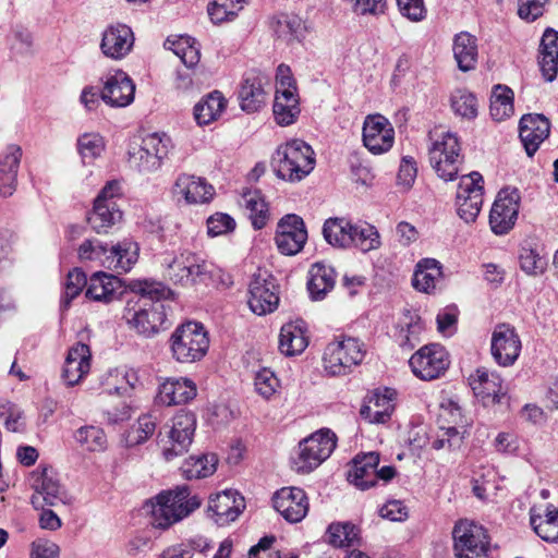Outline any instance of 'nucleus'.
<instances>
[{
  "mask_svg": "<svg viewBox=\"0 0 558 558\" xmlns=\"http://www.w3.org/2000/svg\"><path fill=\"white\" fill-rule=\"evenodd\" d=\"M128 288L133 295L126 300L123 319L130 329L144 338H153L170 327L169 306L162 302L173 299L170 288L153 279L131 280Z\"/></svg>",
  "mask_w": 558,
  "mask_h": 558,
  "instance_id": "1",
  "label": "nucleus"
},
{
  "mask_svg": "<svg viewBox=\"0 0 558 558\" xmlns=\"http://www.w3.org/2000/svg\"><path fill=\"white\" fill-rule=\"evenodd\" d=\"M155 500L151 506L150 523L160 530H167L189 517L202 504L198 496L191 494L187 485L163 490L156 496Z\"/></svg>",
  "mask_w": 558,
  "mask_h": 558,
  "instance_id": "2",
  "label": "nucleus"
},
{
  "mask_svg": "<svg viewBox=\"0 0 558 558\" xmlns=\"http://www.w3.org/2000/svg\"><path fill=\"white\" fill-rule=\"evenodd\" d=\"M314 166V150L302 140H292L280 145L271 158L276 175L289 182L301 181L311 173Z\"/></svg>",
  "mask_w": 558,
  "mask_h": 558,
  "instance_id": "3",
  "label": "nucleus"
},
{
  "mask_svg": "<svg viewBox=\"0 0 558 558\" xmlns=\"http://www.w3.org/2000/svg\"><path fill=\"white\" fill-rule=\"evenodd\" d=\"M208 348V333L203 324L197 322L179 325L170 337L172 356L180 363H194L202 360Z\"/></svg>",
  "mask_w": 558,
  "mask_h": 558,
  "instance_id": "4",
  "label": "nucleus"
},
{
  "mask_svg": "<svg viewBox=\"0 0 558 558\" xmlns=\"http://www.w3.org/2000/svg\"><path fill=\"white\" fill-rule=\"evenodd\" d=\"M365 354V344L360 339L340 336L325 348L323 356L325 371L332 376L347 375L363 362Z\"/></svg>",
  "mask_w": 558,
  "mask_h": 558,
  "instance_id": "5",
  "label": "nucleus"
},
{
  "mask_svg": "<svg viewBox=\"0 0 558 558\" xmlns=\"http://www.w3.org/2000/svg\"><path fill=\"white\" fill-rule=\"evenodd\" d=\"M196 429V416L192 412H179L172 418L171 427L162 434L159 432L158 444L166 461L187 452Z\"/></svg>",
  "mask_w": 558,
  "mask_h": 558,
  "instance_id": "6",
  "label": "nucleus"
},
{
  "mask_svg": "<svg viewBox=\"0 0 558 558\" xmlns=\"http://www.w3.org/2000/svg\"><path fill=\"white\" fill-rule=\"evenodd\" d=\"M463 157L457 134L447 132L429 148V162L444 181H453L459 173Z\"/></svg>",
  "mask_w": 558,
  "mask_h": 558,
  "instance_id": "7",
  "label": "nucleus"
},
{
  "mask_svg": "<svg viewBox=\"0 0 558 558\" xmlns=\"http://www.w3.org/2000/svg\"><path fill=\"white\" fill-rule=\"evenodd\" d=\"M336 448V435L330 429H320L302 440L293 463L298 472L310 473L325 461Z\"/></svg>",
  "mask_w": 558,
  "mask_h": 558,
  "instance_id": "8",
  "label": "nucleus"
},
{
  "mask_svg": "<svg viewBox=\"0 0 558 558\" xmlns=\"http://www.w3.org/2000/svg\"><path fill=\"white\" fill-rule=\"evenodd\" d=\"M457 558H486L488 535L486 530L469 520H460L452 531Z\"/></svg>",
  "mask_w": 558,
  "mask_h": 558,
  "instance_id": "9",
  "label": "nucleus"
},
{
  "mask_svg": "<svg viewBox=\"0 0 558 558\" xmlns=\"http://www.w3.org/2000/svg\"><path fill=\"white\" fill-rule=\"evenodd\" d=\"M483 184V175L477 171H472L460 178L456 206L458 216L466 223L474 222L482 209L484 195Z\"/></svg>",
  "mask_w": 558,
  "mask_h": 558,
  "instance_id": "10",
  "label": "nucleus"
},
{
  "mask_svg": "<svg viewBox=\"0 0 558 558\" xmlns=\"http://www.w3.org/2000/svg\"><path fill=\"white\" fill-rule=\"evenodd\" d=\"M29 482L35 490L31 501L36 509L44 508V506L56 507L60 504L70 505L72 502V497L48 468L33 471Z\"/></svg>",
  "mask_w": 558,
  "mask_h": 558,
  "instance_id": "11",
  "label": "nucleus"
},
{
  "mask_svg": "<svg viewBox=\"0 0 558 558\" xmlns=\"http://www.w3.org/2000/svg\"><path fill=\"white\" fill-rule=\"evenodd\" d=\"M279 301L277 279L266 270L254 274L248 284L250 310L256 315H266L277 310Z\"/></svg>",
  "mask_w": 558,
  "mask_h": 558,
  "instance_id": "12",
  "label": "nucleus"
},
{
  "mask_svg": "<svg viewBox=\"0 0 558 558\" xmlns=\"http://www.w3.org/2000/svg\"><path fill=\"white\" fill-rule=\"evenodd\" d=\"M171 148V140L168 135L151 133L142 140L140 147L130 151V162L140 172H154L161 167Z\"/></svg>",
  "mask_w": 558,
  "mask_h": 558,
  "instance_id": "13",
  "label": "nucleus"
},
{
  "mask_svg": "<svg viewBox=\"0 0 558 558\" xmlns=\"http://www.w3.org/2000/svg\"><path fill=\"white\" fill-rule=\"evenodd\" d=\"M413 374L423 380H433L442 375L450 361L445 348L438 343L423 345L409 360Z\"/></svg>",
  "mask_w": 558,
  "mask_h": 558,
  "instance_id": "14",
  "label": "nucleus"
},
{
  "mask_svg": "<svg viewBox=\"0 0 558 558\" xmlns=\"http://www.w3.org/2000/svg\"><path fill=\"white\" fill-rule=\"evenodd\" d=\"M520 194L517 189L499 191L489 214V225L495 234H506L514 226L519 214Z\"/></svg>",
  "mask_w": 558,
  "mask_h": 558,
  "instance_id": "15",
  "label": "nucleus"
},
{
  "mask_svg": "<svg viewBox=\"0 0 558 558\" xmlns=\"http://www.w3.org/2000/svg\"><path fill=\"white\" fill-rule=\"evenodd\" d=\"M306 240V227L300 216L288 214L279 220L275 243L281 254L288 256L298 254L304 247Z\"/></svg>",
  "mask_w": 558,
  "mask_h": 558,
  "instance_id": "16",
  "label": "nucleus"
},
{
  "mask_svg": "<svg viewBox=\"0 0 558 558\" xmlns=\"http://www.w3.org/2000/svg\"><path fill=\"white\" fill-rule=\"evenodd\" d=\"M101 100L113 108H124L134 101L135 84L122 70L109 72L102 78Z\"/></svg>",
  "mask_w": 558,
  "mask_h": 558,
  "instance_id": "17",
  "label": "nucleus"
},
{
  "mask_svg": "<svg viewBox=\"0 0 558 558\" xmlns=\"http://www.w3.org/2000/svg\"><path fill=\"white\" fill-rule=\"evenodd\" d=\"M521 340L514 327L499 324L492 333L490 351L495 362L504 367L511 366L521 352Z\"/></svg>",
  "mask_w": 558,
  "mask_h": 558,
  "instance_id": "18",
  "label": "nucleus"
},
{
  "mask_svg": "<svg viewBox=\"0 0 558 558\" xmlns=\"http://www.w3.org/2000/svg\"><path fill=\"white\" fill-rule=\"evenodd\" d=\"M395 143V130L381 114L367 116L363 124V144L374 155L388 151Z\"/></svg>",
  "mask_w": 558,
  "mask_h": 558,
  "instance_id": "19",
  "label": "nucleus"
},
{
  "mask_svg": "<svg viewBox=\"0 0 558 558\" xmlns=\"http://www.w3.org/2000/svg\"><path fill=\"white\" fill-rule=\"evenodd\" d=\"M272 504L284 520L290 523L301 522L308 512V498L300 487H282L272 497Z\"/></svg>",
  "mask_w": 558,
  "mask_h": 558,
  "instance_id": "20",
  "label": "nucleus"
},
{
  "mask_svg": "<svg viewBox=\"0 0 558 558\" xmlns=\"http://www.w3.org/2000/svg\"><path fill=\"white\" fill-rule=\"evenodd\" d=\"M134 35L130 26L122 23L109 25L102 33L101 52L110 59L121 60L132 50Z\"/></svg>",
  "mask_w": 558,
  "mask_h": 558,
  "instance_id": "21",
  "label": "nucleus"
},
{
  "mask_svg": "<svg viewBox=\"0 0 558 558\" xmlns=\"http://www.w3.org/2000/svg\"><path fill=\"white\" fill-rule=\"evenodd\" d=\"M244 508V498L235 490L227 489L211 496L208 501V515L218 525L234 521Z\"/></svg>",
  "mask_w": 558,
  "mask_h": 558,
  "instance_id": "22",
  "label": "nucleus"
},
{
  "mask_svg": "<svg viewBox=\"0 0 558 558\" xmlns=\"http://www.w3.org/2000/svg\"><path fill=\"white\" fill-rule=\"evenodd\" d=\"M550 132L549 120L539 113L524 114L519 123V136L526 150L532 157L539 145L546 140Z\"/></svg>",
  "mask_w": 558,
  "mask_h": 558,
  "instance_id": "23",
  "label": "nucleus"
},
{
  "mask_svg": "<svg viewBox=\"0 0 558 558\" xmlns=\"http://www.w3.org/2000/svg\"><path fill=\"white\" fill-rule=\"evenodd\" d=\"M121 279L114 275L104 271L94 272L88 281L86 298L96 302L109 304L116 300H120L126 292Z\"/></svg>",
  "mask_w": 558,
  "mask_h": 558,
  "instance_id": "24",
  "label": "nucleus"
},
{
  "mask_svg": "<svg viewBox=\"0 0 558 558\" xmlns=\"http://www.w3.org/2000/svg\"><path fill=\"white\" fill-rule=\"evenodd\" d=\"M92 353L87 344L77 342L68 351L62 368V379L74 386L89 372Z\"/></svg>",
  "mask_w": 558,
  "mask_h": 558,
  "instance_id": "25",
  "label": "nucleus"
},
{
  "mask_svg": "<svg viewBox=\"0 0 558 558\" xmlns=\"http://www.w3.org/2000/svg\"><path fill=\"white\" fill-rule=\"evenodd\" d=\"M21 158L22 148L15 144L0 154V196L10 197L16 191Z\"/></svg>",
  "mask_w": 558,
  "mask_h": 558,
  "instance_id": "26",
  "label": "nucleus"
},
{
  "mask_svg": "<svg viewBox=\"0 0 558 558\" xmlns=\"http://www.w3.org/2000/svg\"><path fill=\"white\" fill-rule=\"evenodd\" d=\"M173 194L182 196L189 204H203L213 198L214 189L205 179L181 173L173 184Z\"/></svg>",
  "mask_w": 558,
  "mask_h": 558,
  "instance_id": "27",
  "label": "nucleus"
},
{
  "mask_svg": "<svg viewBox=\"0 0 558 558\" xmlns=\"http://www.w3.org/2000/svg\"><path fill=\"white\" fill-rule=\"evenodd\" d=\"M379 464V454L368 452L356 456L352 468L348 472V480L357 488L366 490L376 485V468Z\"/></svg>",
  "mask_w": 558,
  "mask_h": 558,
  "instance_id": "28",
  "label": "nucleus"
},
{
  "mask_svg": "<svg viewBox=\"0 0 558 558\" xmlns=\"http://www.w3.org/2000/svg\"><path fill=\"white\" fill-rule=\"evenodd\" d=\"M307 290L313 301H322L335 288L337 274L331 265L316 262L308 271Z\"/></svg>",
  "mask_w": 558,
  "mask_h": 558,
  "instance_id": "29",
  "label": "nucleus"
},
{
  "mask_svg": "<svg viewBox=\"0 0 558 558\" xmlns=\"http://www.w3.org/2000/svg\"><path fill=\"white\" fill-rule=\"evenodd\" d=\"M196 385L189 378H169L159 387L158 398L166 405L184 404L196 397Z\"/></svg>",
  "mask_w": 558,
  "mask_h": 558,
  "instance_id": "30",
  "label": "nucleus"
},
{
  "mask_svg": "<svg viewBox=\"0 0 558 558\" xmlns=\"http://www.w3.org/2000/svg\"><path fill=\"white\" fill-rule=\"evenodd\" d=\"M138 244L130 239L111 243L110 256L106 259L107 269L118 274L130 271L138 259Z\"/></svg>",
  "mask_w": 558,
  "mask_h": 558,
  "instance_id": "31",
  "label": "nucleus"
},
{
  "mask_svg": "<svg viewBox=\"0 0 558 558\" xmlns=\"http://www.w3.org/2000/svg\"><path fill=\"white\" fill-rule=\"evenodd\" d=\"M241 109L247 113L258 111L265 104V92L257 74L246 73L239 90Z\"/></svg>",
  "mask_w": 558,
  "mask_h": 558,
  "instance_id": "32",
  "label": "nucleus"
},
{
  "mask_svg": "<svg viewBox=\"0 0 558 558\" xmlns=\"http://www.w3.org/2000/svg\"><path fill=\"white\" fill-rule=\"evenodd\" d=\"M271 26L277 38L288 45L301 43L305 38L306 26L298 15L278 14L272 19Z\"/></svg>",
  "mask_w": 558,
  "mask_h": 558,
  "instance_id": "33",
  "label": "nucleus"
},
{
  "mask_svg": "<svg viewBox=\"0 0 558 558\" xmlns=\"http://www.w3.org/2000/svg\"><path fill=\"white\" fill-rule=\"evenodd\" d=\"M469 385L476 397L483 400L492 398L494 403L501 401V379L485 368H477L475 374L470 375Z\"/></svg>",
  "mask_w": 558,
  "mask_h": 558,
  "instance_id": "34",
  "label": "nucleus"
},
{
  "mask_svg": "<svg viewBox=\"0 0 558 558\" xmlns=\"http://www.w3.org/2000/svg\"><path fill=\"white\" fill-rule=\"evenodd\" d=\"M272 111L279 125L293 124L301 111L298 94L289 88L277 89Z\"/></svg>",
  "mask_w": 558,
  "mask_h": 558,
  "instance_id": "35",
  "label": "nucleus"
},
{
  "mask_svg": "<svg viewBox=\"0 0 558 558\" xmlns=\"http://www.w3.org/2000/svg\"><path fill=\"white\" fill-rule=\"evenodd\" d=\"M303 322L284 324L280 329L279 350L287 356L302 353L307 347Z\"/></svg>",
  "mask_w": 558,
  "mask_h": 558,
  "instance_id": "36",
  "label": "nucleus"
},
{
  "mask_svg": "<svg viewBox=\"0 0 558 558\" xmlns=\"http://www.w3.org/2000/svg\"><path fill=\"white\" fill-rule=\"evenodd\" d=\"M243 206L255 230H262L270 219L269 204L259 190L246 191L242 195Z\"/></svg>",
  "mask_w": 558,
  "mask_h": 558,
  "instance_id": "37",
  "label": "nucleus"
},
{
  "mask_svg": "<svg viewBox=\"0 0 558 558\" xmlns=\"http://www.w3.org/2000/svg\"><path fill=\"white\" fill-rule=\"evenodd\" d=\"M476 41V37L466 32H462L454 36L453 56L459 70L462 72L475 69L477 63Z\"/></svg>",
  "mask_w": 558,
  "mask_h": 558,
  "instance_id": "38",
  "label": "nucleus"
},
{
  "mask_svg": "<svg viewBox=\"0 0 558 558\" xmlns=\"http://www.w3.org/2000/svg\"><path fill=\"white\" fill-rule=\"evenodd\" d=\"M121 218L122 211L117 204L95 199L93 210L87 216V221L97 233H107Z\"/></svg>",
  "mask_w": 558,
  "mask_h": 558,
  "instance_id": "39",
  "label": "nucleus"
},
{
  "mask_svg": "<svg viewBox=\"0 0 558 558\" xmlns=\"http://www.w3.org/2000/svg\"><path fill=\"white\" fill-rule=\"evenodd\" d=\"M323 235L333 247L350 248L352 247V222L343 217L328 218L323 226Z\"/></svg>",
  "mask_w": 558,
  "mask_h": 558,
  "instance_id": "40",
  "label": "nucleus"
},
{
  "mask_svg": "<svg viewBox=\"0 0 558 558\" xmlns=\"http://www.w3.org/2000/svg\"><path fill=\"white\" fill-rule=\"evenodd\" d=\"M441 277V265L434 258H424L416 265L413 275V287L425 293H430L436 288L437 280Z\"/></svg>",
  "mask_w": 558,
  "mask_h": 558,
  "instance_id": "41",
  "label": "nucleus"
},
{
  "mask_svg": "<svg viewBox=\"0 0 558 558\" xmlns=\"http://www.w3.org/2000/svg\"><path fill=\"white\" fill-rule=\"evenodd\" d=\"M227 100L223 95L214 90L198 101L194 107V118L198 125H207L215 121L226 109Z\"/></svg>",
  "mask_w": 558,
  "mask_h": 558,
  "instance_id": "42",
  "label": "nucleus"
},
{
  "mask_svg": "<svg viewBox=\"0 0 558 558\" xmlns=\"http://www.w3.org/2000/svg\"><path fill=\"white\" fill-rule=\"evenodd\" d=\"M360 529L352 522H332L325 533V542L336 548L353 546L360 537Z\"/></svg>",
  "mask_w": 558,
  "mask_h": 558,
  "instance_id": "43",
  "label": "nucleus"
},
{
  "mask_svg": "<svg viewBox=\"0 0 558 558\" xmlns=\"http://www.w3.org/2000/svg\"><path fill=\"white\" fill-rule=\"evenodd\" d=\"M530 523L534 532L545 542H558V508L553 510L549 507L544 515L536 514L535 509L530 511Z\"/></svg>",
  "mask_w": 558,
  "mask_h": 558,
  "instance_id": "44",
  "label": "nucleus"
},
{
  "mask_svg": "<svg viewBox=\"0 0 558 558\" xmlns=\"http://www.w3.org/2000/svg\"><path fill=\"white\" fill-rule=\"evenodd\" d=\"M111 244L98 239H86L78 246L77 255L82 263H89L107 268V258L110 256Z\"/></svg>",
  "mask_w": 558,
  "mask_h": 558,
  "instance_id": "45",
  "label": "nucleus"
},
{
  "mask_svg": "<svg viewBox=\"0 0 558 558\" xmlns=\"http://www.w3.org/2000/svg\"><path fill=\"white\" fill-rule=\"evenodd\" d=\"M490 116L502 121L513 113V92L506 85H496L490 97Z\"/></svg>",
  "mask_w": 558,
  "mask_h": 558,
  "instance_id": "46",
  "label": "nucleus"
},
{
  "mask_svg": "<svg viewBox=\"0 0 558 558\" xmlns=\"http://www.w3.org/2000/svg\"><path fill=\"white\" fill-rule=\"evenodd\" d=\"M217 459L214 454L191 456L181 465V472L184 478H204L216 471Z\"/></svg>",
  "mask_w": 558,
  "mask_h": 558,
  "instance_id": "47",
  "label": "nucleus"
},
{
  "mask_svg": "<svg viewBox=\"0 0 558 558\" xmlns=\"http://www.w3.org/2000/svg\"><path fill=\"white\" fill-rule=\"evenodd\" d=\"M450 106L453 112L463 119L473 120L478 114L477 98L465 88H458L451 94Z\"/></svg>",
  "mask_w": 558,
  "mask_h": 558,
  "instance_id": "48",
  "label": "nucleus"
},
{
  "mask_svg": "<svg viewBox=\"0 0 558 558\" xmlns=\"http://www.w3.org/2000/svg\"><path fill=\"white\" fill-rule=\"evenodd\" d=\"M352 247L363 253L376 250L380 246V236L377 229L367 223H352Z\"/></svg>",
  "mask_w": 558,
  "mask_h": 558,
  "instance_id": "49",
  "label": "nucleus"
},
{
  "mask_svg": "<svg viewBox=\"0 0 558 558\" xmlns=\"http://www.w3.org/2000/svg\"><path fill=\"white\" fill-rule=\"evenodd\" d=\"M75 440L87 451H104L107 447V436L97 426L87 425L80 427L74 434Z\"/></svg>",
  "mask_w": 558,
  "mask_h": 558,
  "instance_id": "50",
  "label": "nucleus"
},
{
  "mask_svg": "<svg viewBox=\"0 0 558 558\" xmlns=\"http://www.w3.org/2000/svg\"><path fill=\"white\" fill-rule=\"evenodd\" d=\"M185 265L187 268L183 278H185L186 286L195 283H204L211 278V264L202 259L194 253H185Z\"/></svg>",
  "mask_w": 558,
  "mask_h": 558,
  "instance_id": "51",
  "label": "nucleus"
},
{
  "mask_svg": "<svg viewBox=\"0 0 558 558\" xmlns=\"http://www.w3.org/2000/svg\"><path fill=\"white\" fill-rule=\"evenodd\" d=\"M156 429V418L151 414H144L138 417L137 424L126 433L125 442L129 447L142 445L151 437Z\"/></svg>",
  "mask_w": 558,
  "mask_h": 558,
  "instance_id": "52",
  "label": "nucleus"
},
{
  "mask_svg": "<svg viewBox=\"0 0 558 558\" xmlns=\"http://www.w3.org/2000/svg\"><path fill=\"white\" fill-rule=\"evenodd\" d=\"M87 284L86 274L77 268L70 271L64 283V292L61 298V308L66 310Z\"/></svg>",
  "mask_w": 558,
  "mask_h": 558,
  "instance_id": "53",
  "label": "nucleus"
},
{
  "mask_svg": "<svg viewBox=\"0 0 558 558\" xmlns=\"http://www.w3.org/2000/svg\"><path fill=\"white\" fill-rule=\"evenodd\" d=\"M105 148L102 138L96 133H85L77 140V150L84 163H90Z\"/></svg>",
  "mask_w": 558,
  "mask_h": 558,
  "instance_id": "54",
  "label": "nucleus"
},
{
  "mask_svg": "<svg viewBox=\"0 0 558 558\" xmlns=\"http://www.w3.org/2000/svg\"><path fill=\"white\" fill-rule=\"evenodd\" d=\"M424 329V323L417 314L411 315L405 328L399 335V345L402 350L411 351L420 343V335Z\"/></svg>",
  "mask_w": 558,
  "mask_h": 558,
  "instance_id": "55",
  "label": "nucleus"
},
{
  "mask_svg": "<svg viewBox=\"0 0 558 558\" xmlns=\"http://www.w3.org/2000/svg\"><path fill=\"white\" fill-rule=\"evenodd\" d=\"M520 266L521 269L527 274L537 276L543 274L546 268V260L536 248H532L530 246H522L520 250Z\"/></svg>",
  "mask_w": 558,
  "mask_h": 558,
  "instance_id": "56",
  "label": "nucleus"
},
{
  "mask_svg": "<svg viewBox=\"0 0 558 558\" xmlns=\"http://www.w3.org/2000/svg\"><path fill=\"white\" fill-rule=\"evenodd\" d=\"M172 45L175 46L172 50L180 57L185 68L191 69L199 62V49L191 37H181L177 43H172Z\"/></svg>",
  "mask_w": 558,
  "mask_h": 558,
  "instance_id": "57",
  "label": "nucleus"
},
{
  "mask_svg": "<svg viewBox=\"0 0 558 558\" xmlns=\"http://www.w3.org/2000/svg\"><path fill=\"white\" fill-rule=\"evenodd\" d=\"M235 220L228 214L216 213L207 219V233L215 238L228 234L235 229Z\"/></svg>",
  "mask_w": 558,
  "mask_h": 558,
  "instance_id": "58",
  "label": "nucleus"
},
{
  "mask_svg": "<svg viewBox=\"0 0 558 558\" xmlns=\"http://www.w3.org/2000/svg\"><path fill=\"white\" fill-rule=\"evenodd\" d=\"M185 253H182L179 257L163 259V264L167 265L166 276L173 282L181 286H186L185 278H183L187 265H185Z\"/></svg>",
  "mask_w": 558,
  "mask_h": 558,
  "instance_id": "59",
  "label": "nucleus"
},
{
  "mask_svg": "<svg viewBox=\"0 0 558 558\" xmlns=\"http://www.w3.org/2000/svg\"><path fill=\"white\" fill-rule=\"evenodd\" d=\"M278 386V379L274 372L263 368L255 376V389L264 398H270Z\"/></svg>",
  "mask_w": 558,
  "mask_h": 558,
  "instance_id": "60",
  "label": "nucleus"
},
{
  "mask_svg": "<svg viewBox=\"0 0 558 558\" xmlns=\"http://www.w3.org/2000/svg\"><path fill=\"white\" fill-rule=\"evenodd\" d=\"M417 175L416 161L411 156H404L401 159L397 175L398 184L411 187Z\"/></svg>",
  "mask_w": 558,
  "mask_h": 558,
  "instance_id": "61",
  "label": "nucleus"
},
{
  "mask_svg": "<svg viewBox=\"0 0 558 558\" xmlns=\"http://www.w3.org/2000/svg\"><path fill=\"white\" fill-rule=\"evenodd\" d=\"M548 0H519L518 14L522 20L533 22L544 13Z\"/></svg>",
  "mask_w": 558,
  "mask_h": 558,
  "instance_id": "62",
  "label": "nucleus"
},
{
  "mask_svg": "<svg viewBox=\"0 0 558 558\" xmlns=\"http://www.w3.org/2000/svg\"><path fill=\"white\" fill-rule=\"evenodd\" d=\"M397 4L400 13L411 21H421L426 15L423 0H397Z\"/></svg>",
  "mask_w": 558,
  "mask_h": 558,
  "instance_id": "63",
  "label": "nucleus"
},
{
  "mask_svg": "<svg viewBox=\"0 0 558 558\" xmlns=\"http://www.w3.org/2000/svg\"><path fill=\"white\" fill-rule=\"evenodd\" d=\"M59 546L48 539H37L32 543L31 558H59Z\"/></svg>",
  "mask_w": 558,
  "mask_h": 558,
  "instance_id": "64",
  "label": "nucleus"
}]
</instances>
